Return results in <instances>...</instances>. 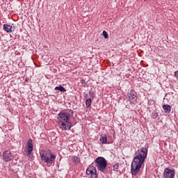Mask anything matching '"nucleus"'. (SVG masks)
I'll use <instances>...</instances> for the list:
<instances>
[{"instance_id":"obj_1","label":"nucleus","mask_w":178,"mask_h":178,"mask_svg":"<svg viewBox=\"0 0 178 178\" xmlns=\"http://www.w3.org/2000/svg\"><path fill=\"white\" fill-rule=\"evenodd\" d=\"M136 156L134 158L131 165V173L132 176H137L145 162L147 155H148V149L147 147H140L135 153Z\"/></svg>"},{"instance_id":"obj_2","label":"nucleus","mask_w":178,"mask_h":178,"mask_svg":"<svg viewBox=\"0 0 178 178\" xmlns=\"http://www.w3.org/2000/svg\"><path fill=\"white\" fill-rule=\"evenodd\" d=\"M71 116H73V111L69 109L63 111L58 114V126L63 131L72 129Z\"/></svg>"},{"instance_id":"obj_3","label":"nucleus","mask_w":178,"mask_h":178,"mask_svg":"<svg viewBox=\"0 0 178 178\" xmlns=\"http://www.w3.org/2000/svg\"><path fill=\"white\" fill-rule=\"evenodd\" d=\"M40 154L42 161L49 165H52L55 162V159H56V155L52 154L49 150H41Z\"/></svg>"},{"instance_id":"obj_4","label":"nucleus","mask_w":178,"mask_h":178,"mask_svg":"<svg viewBox=\"0 0 178 178\" xmlns=\"http://www.w3.org/2000/svg\"><path fill=\"white\" fill-rule=\"evenodd\" d=\"M95 166L97 168L98 170L105 173V170H106V166H108V163L106 162V159L104 157H98L95 160Z\"/></svg>"},{"instance_id":"obj_5","label":"nucleus","mask_w":178,"mask_h":178,"mask_svg":"<svg viewBox=\"0 0 178 178\" xmlns=\"http://www.w3.org/2000/svg\"><path fill=\"white\" fill-rule=\"evenodd\" d=\"M34 150V146L33 145V140L29 139L27 145L25 149V152L27 154L29 158H33V151Z\"/></svg>"},{"instance_id":"obj_6","label":"nucleus","mask_w":178,"mask_h":178,"mask_svg":"<svg viewBox=\"0 0 178 178\" xmlns=\"http://www.w3.org/2000/svg\"><path fill=\"white\" fill-rule=\"evenodd\" d=\"M15 159V156L10 150H6L3 152V160L4 162H10Z\"/></svg>"},{"instance_id":"obj_7","label":"nucleus","mask_w":178,"mask_h":178,"mask_svg":"<svg viewBox=\"0 0 178 178\" xmlns=\"http://www.w3.org/2000/svg\"><path fill=\"white\" fill-rule=\"evenodd\" d=\"M86 174L90 175L91 178H97V169L93 165H90L86 170Z\"/></svg>"},{"instance_id":"obj_8","label":"nucleus","mask_w":178,"mask_h":178,"mask_svg":"<svg viewBox=\"0 0 178 178\" xmlns=\"http://www.w3.org/2000/svg\"><path fill=\"white\" fill-rule=\"evenodd\" d=\"M175 170L166 168L164 169L163 177V178H175Z\"/></svg>"},{"instance_id":"obj_9","label":"nucleus","mask_w":178,"mask_h":178,"mask_svg":"<svg viewBox=\"0 0 178 178\" xmlns=\"http://www.w3.org/2000/svg\"><path fill=\"white\" fill-rule=\"evenodd\" d=\"M127 97L129 98V101H130L131 104H136V102H137V92L134 90H131L128 92Z\"/></svg>"},{"instance_id":"obj_10","label":"nucleus","mask_w":178,"mask_h":178,"mask_svg":"<svg viewBox=\"0 0 178 178\" xmlns=\"http://www.w3.org/2000/svg\"><path fill=\"white\" fill-rule=\"evenodd\" d=\"M3 30H4V31H6V33H13V31H15V25L5 24H3Z\"/></svg>"},{"instance_id":"obj_11","label":"nucleus","mask_w":178,"mask_h":178,"mask_svg":"<svg viewBox=\"0 0 178 178\" xmlns=\"http://www.w3.org/2000/svg\"><path fill=\"white\" fill-rule=\"evenodd\" d=\"M163 109L165 113H170V111L172 109V107L170 106V105L164 104L163 106Z\"/></svg>"},{"instance_id":"obj_12","label":"nucleus","mask_w":178,"mask_h":178,"mask_svg":"<svg viewBox=\"0 0 178 178\" xmlns=\"http://www.w3.org/2000/svg\"><path fill=\"white\" fill-rule=\"evenodd\" d=\"M100 141L102 144H106L108 141V138L106 137V135L105 134L102 135L100 137Z\"/></svg>"},{"instance_id":"obj_13","label":"nucleus","mask_w":178,"mask_h":178,"mask_svg":"<svg viewBox=\"0 0 178 178\" xmlns=\"http://www.w3.org/2000/svg\"><path fill=\"white\" fill-rule=\"evenodd\" d=\"M54 90L56 91H60V92H66V89L62 86H56Z\"/></svg>"},{"instance_id":"obj_14","label":"nucleus","mask_w":178,"mask_h":178,"mask_svg":"<svg viewBox=\"0 0 178 178\" xmlns=\"http://www.w3.org/2000/svg\"><path fill=\"white\" fill-rule=\"evenodd\" d=\"M72 161L74 165H77V163H80V158L73 156L72 158Z\"/></svg>"},{"instance_id":"obj_15","label":"nucleus","mask_w":178,"mask_h":178,"mask_svg":"<svg viewBox=\"0 0 178 178\" xmlns=\"http://www.w3.org/2000/svg\"><path fill=\"white\" fill-rule=\"evenodd\" d=\"M91 102H92L91 99H86V108H90V106H91Z\"/></svg>"},{"instance_id":"obj_16","label":"nucleus","mask_w":178,"mask_h":178,"mask_svg":"<svg viewBox=\"0 0 178 178\" xmlns=\"http://www.w3.org/2000/svg\"><path fill=\"white\" fill-rule=\"evenodd\" d=\"M103 35L106 39L109 38V35H108V33L106 32V31H103Z\"/></svg>"},{"instance_id":"obj_17","label":"nucleus","mask_w":178,"mask_h":178,"mask_svg":"<svg viewBox=\"0 0 178 178\" xmlns=\"http://www.w3.org/2000/svg\"><path fill=\"white\" fill-rule=\"evenodd\" d=\"M156 118H158V113H153L152 114V119H156Z\"/></svg>"},{"instance_id":"obj_18","label":"nucleus","mask_w":178,"mask_h":178,"mask_svg":"<svg viewBox=\"0 0 178 178\" xmlns=\"http://www.w3.org/2000/svg\"><path fill=\"white\" fill-rule=\"evenodd\" d=\"M118 169H119V165H118V164L114 165H113V170L117 171Z\"/></svg>"},{"instance_id":"obj_19","label":"nucleus","mask_w":178,"mask_h":178,"mask_svg":"<svg viewBox=\"0 0 178 178\" xmlns=\"http://www.w3.org/2000/svg\"><path fill=\"white\" fill-rule=\"evenodd\" d=\"M175 76L178 79V70H177L175 74H174Z\"/></svg>"},{"instance_id":"obj_20","label":"nucleus","mask_w":178,"mask_h":178,"mask_svg":"<svg viewBox=\"0 0 178 178\" xmlns=\"http://www.w3.org/2000/svg\"><path fill=\"white\" fill-rule=\"evenodd\" d=\"M88 95L87 94V93H84L83 94V97H85V98H87V96H88Z\"/></svg>"}]
</instances>
